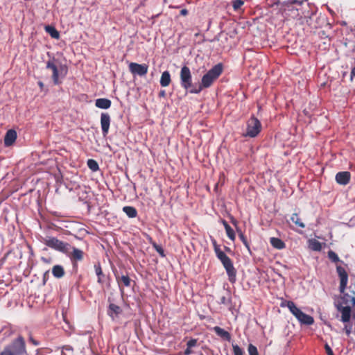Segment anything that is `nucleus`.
I'll list each match as a JSON object with an SVG mask.
<instances>
[{
  "instance_id": "1",
  "label": "nucleus",
  "mask_w": 355,
  "mask_h": 355,
  "mask_svg": "<svg viewBox=\"0 0 355 355\" xmlns=\"http://www.w3.org/2000/svg\"><path fill=\"white\" fill-rule=\"evenodd\" d=\"M223 71V67L221 63L214 65L202 77L198 87L190 89L189 92L191 94H199L203 89L210 87L222 74Z\"/></svg>"
},
{
  "instance_id": "2",
  "label": "nucleus",
  "mask_w": 355,
  "mask_h": 355,
  "mask_svg": "<svg viewBox=\"0 0 355 355\" xmlns=\"http://www.w3.org/2000/svg\"><path fill=\"white\" fill-rule=\"evenodd\" d=\"M211 243L214 247L216 257L220 261L225 268L229 281L232 283L236 282V270L234 267L233 262L231 259L221 250L220 246L217 244L216 241L211 238Z\"/></svg>"
},
{
  "instance_id": "3",
  "label": "nucleus",
  "mask_w": 355,
  "mask_h": 355,
  "mask_svg": "<svg viewBox=\"0 0 355 355\" xmlns=\"http://www.w3.org/2000/svg\"><path fill=\"white\" fill-rule=\"evenodd\" d=\"M58 184L60 187L64 186L69 191H74L76 192L80 200L83 201L84 204L86 205L88 211L90 210V205L88 200L89 193L90 189H87L85 187H82L76 181H71V179H58Z\"/></svg>"
},
{
  "instance_id": "4",
  "label": "nucleus",
  "mask_w": 355,
  "mask_h": 355,
  "mask_svg": "<svg viewBox=\"0 0 355 355\" xmlns=\"http://www.w3.org/2000/svg\"><path fill=\"white\" fill-rule=\"evenodd\" d=\"M7 355H23L26 354V344L22 336H18L12 343L6 346L0 354Z\"/></svg>"
},
{
  "instance_id": "5",
  "label": "nucleus",
  "mask_w": 355,
  "mask_h": 355,
  "mask_svg": "<svg viewBox=\"0 0 355 355\" xmlns=\"http://www.w3.org/2000/svg\"><path fill=\"white\" fill-rule=\"evenodd\" d=\"M43 243L49 248L64 254H68L69 250H71L69 243L63 242L54 236H46L43 239Z\"/></svg>"
},
{
  "instance_id": "6",
  "label": "nucleus",
  "mask_w": 355,
  "mask_h": 355,
  "mask_svg": "<svg viewBox=\"0 0 355 355\" xmlns=\"http://www.w3.org/2000/svg\"><path fill=\"white\" fill-rule=\"evenodd\" d=\"M261 128V123L259 120L255 116H252L247 121L246 132L243 136L254 138L260 133Z\"/></svg>"
},
{
  "instance_id": "7",
  "label": "nucleus",
  "mask_w": 355,
  "mask_h": 355,
  "mask_svg": "<svg viewBox=\"0 0 355 355\" xmlns=\"http://www.w3.org/2000/svg\"><path fill=\"white\" fill-rule=\"evenodd\" d=\"M46 69H51L52 71V79L55 85H59L61 83V81L59 80V78H64L67 71L65 66L60 64L59 67H58L53 61L51 60H49L46 62Z\"/></svg>"
},
{
  "instance_id": "8",
  "label": "nucleus",
  "mask_w": 355,
  "mask_h": 355,
  "mask_svg": "<svg viewBox=\"0 0 355 355\" xmlns=\"http://www.w3.org/2000/svg\"><path fill=\"white\" fill-rule=\"evenodd\" d=\"M180 85L186 90L191 88L192 76L190 69L187 66H183L180 73Z\"/></svg>"
},
{
  "instance_id": "9",
  "label": "nucleus",
  "mask_w": 355,
  "mask_h": 355,
  "mask_svg": "<svg viewBox=\"0 0 355 355\" xmlns=\"http://www.w3.org/2000/svg\"><path fill=\"white\" fill-rule=\"evenodd\" d=\"M129 71L132 75L144 76L148 73V66L146 64L130 62L128 65Z\"/></svg>"
},
{
  "instance_id": "10",
  "label": "nucleus",
  "mask_w": 355,
  "mask_h": 355,
  "mask_svg": "<svg viewBox=\"0 0 355 355\" xmlns=\"http://www.w3.org/2000/svg\"><path fill=\"white\" fill-rule=\"evenodd\" d=\"M111 118L108 113H101V125L103 136L108 134Z\"/></svg>"
},
{
  "instance_id": "11",
  "label": "nucleus",
  "mask_w": 355,
  "mask_h": 355,
  "mask_svg": "<svg viewBox=\"0 0 355 355\" xmlns=\"http://www.w3.org/2000/svg\"><path fill=\"white\" fill-rule=\"evenodd\" d=\"M65 254L69 257L72 262H74L81 261L83 259L84 252L83 250L71 245V250H69L68 254Z\"/></svg>"
},
{
  "instance_id": "12",
  "label": "nucleus",
  "mask_w": 355,
  "mask_h": 355,
  "mask_svg": "<svg viewBox=\"0 0 355 355\" xmlns=\"http://www.w3.org/2000/svg\"><path fill=\"white\" fill-rule=\"evenodd\" d=\"M295 317L303 324L311 325L314 322L313 317L304 313L300 309L296 313Z\"/></svg>"
},
{
  "instance_id": "13",
  "label": "nucleus",
  "mask_w": 355,
  "mask_h": 355,
  "mask_svg": "<svg viewBox=\"0 0 355 355\" xmlns=\"http://www.w3.org/2000/svg\"><path fill=\"white\" fill-rule=\"evenodd\" d=\"M17 137V132L15 130H13V129L8 130L6 132V135L4 137L5 146L8 147V146H12L15 142Z\"/></svg>"
},
{
  "instance_id": "14",
  "label": "nucleus",
  "mask_w": 355,
  "mask_h": 355,
  "mask_svg": "<svg viewBox=\"0 0 355 355\" xmlns=\"http://www.w3.org/2000/svg\"><path fill=\"white\" fill-rule=\"evenodd\" d=\"M121 307L115 304H110L108 307L107 314L112 320H114L121 313Z\"/></svg>"
},
{
  "instance_id": "15",
  "label": "nucleus",
  "mask_w": 355,
  "mask_h": 355,
  "mask_svg": "<svg viewBox=\"0 0 355 355\" xmlns=\"http://www.w3.org/2000/svg\"><path fill=\"white\" fill-rule=\"evenodd\" d=\"M111 104V101L105 98H98L95 101V105L101 109H108L110 107Z\"/></svg>"
},
{
  "instance_id": "16",
  "label": "nucleus",
  "mask_w": 355,
  "mask_h": 355,
  "mask_svg": "<svg viewBox=\"0 0 355 355\" xmlns=\"http://www.w3.org/2000/svg\"><path fill=\"white\" fill-rule=\"evenodd\" d=\"M171 82V74L169 71H165L162 73L160 78V85L162 87H168Z\"/></svg>"
},
{
  "instance_id": "17",
  "label": "nucleus",
  "mask_w": 355,
  "mask_h": 355,
  "mask_svg": "<svg viewBox=\"0 0 355 355\" xmlns=\"http://www.w3.org/2000/svg\"><path fill=\"white\" fill-rule=\"evenodd\" d=\"M214 332L220 337H221L222 338L227 340V341H230L231 340V335L230 334L225 331L224 329H222L219 327H215L214 328Z\"/></svg>"
},
{
  "instance_id": "18",
  "label": "nucleus",
  "mask_w": 355,
  "mask_h": 355,
  "mask_svg": "<svg viewBox=\"0 0 355 355\" xmlns=\"http://www.w3.org/2000/svg\"><path fill=\"white\" fill-rule=\"evenodd\" d=\"M341 311V320L343 322H348L350 320L351 317V308L349 306H343L341 309L339 308Z\"/></svg>"
},
{
  "instance_id": "19",
  "label": "nucleus",
  "mask_w": 355,
  "mask_h": 355,
  "mask_svg": "<svg viewBox=\"0 0 355 355\" xmlns=\"http://www.w3.org/2000/svg\"><path fill=\"white\" fill-rule=\"evenodd\" d=\"M270 243L273 248L278 250H282L286 247L284 242L279 238L271 237Z\"/></svg>"
},
{
  "instance_id": "20",
  "label": "nucleus",
  "mask_w": 355,
  "mask_h": 355,
  "mask_svg": "<svg viewBox=\"0 0 355 355\" xmlns=\"http://www.w3.org/2000/svg\"><path fill=\"white\" fill-rule=\"evenodd\" d=\"M282 307L286 306L289 311L292 313L293 315L296 314V313L299 311V308H297L295 304L292 301H284L281 303Z\"/></svg>"
},
{
  "instance_id": "21",
  "label": "nucleus",
  "mask_w": 355,
  "mask_h": 355,
  "mask_svg": "<svg viewBox=\"0 0 355 355\" xmlns=\"http://www.w3.org/2000/svg\"><path fill=\"white\" fill-rule=\"evenodd\" d=\"M116 281L119 284V286L120 288L121 292L123 293V291L121 287V282L123 284V285L126 287H129L130 286L131 280L128 275H122L121 277H119L116 275Z\"/></svg>"
},
{
  "instance_id": "22",
  "label": "nucleus",
  "mask_w": 355,
  "mask_h": 355,
  "mask_svg": "<svg viewBox=\"0 0 355 355\" xmlns=\"http://www.w3.org/2000/svg\"><path fill=\"white\" fill-rule=\"evenodd\" d=\"M123 211L130 218H135L137 216V209L132 206L123 207Z\"/></svg>"
},
{
  "instance_id": "23",
  "label": "nucleus",
  "mask_w": 355,
  "mask_h": 355,
  "mask_svg": "<svg viewBox=\"0 0 355 355\" xmlns=\"http://www.w3.org/2000/svg\"><path fill=\"white\" fill-rule=\"evenodd\" d=\"M52 274L56 278H61L64 275V270L62 266L55 265L52 268Z\"/></svg>"
},
{
  "instance_id": "24",
  "label": "nucleus",
  "mask_w": 355,
  "mask_h": 355,
  "mask_svg": "<svg viewBox=\"0 0 355 355\" xmlns=\"http://www.w3.org/2000/svg\"><path fill=\"white\" fill-rule=\"evenodd\" d=\"M309 248L313 250V251H317V252H319L322 250V245L321 243L314 239H309Z\"/></svg>"
},
{
  "instance_id": "25",
  "label": "nucleus",
  "mask_w": 355,
  "mask_h": 355,
  "mask_svg": "<svg viewBox=\"0 0 355 355\" xmlns=\"http://www.w3.org/2000/svg\"><path fill=\"white\" fill-rule=\"evenodd\" d=\"M45 31L48 33L51 37L53 39H58L60 37L59 32L55 29V27L51 26H46Z\"/></svg>"
},
{
  "instance_id": "26",
  "label": "nucleus",
  "mask_w": 355,
  "mask_h": 355,
  "mask_svg": "<svg viewBox=\"0 0 355 355\" xmlns=\"http://www.w3.org/2000/svg\"><path fill=\"white\" fill-rule=\"evenodd\" d=\"M336 271L340 277V280L348 279V275H347L345 269L343 267H342L340 266H337Z\"/></svg>"
},
{
  "instance_id": "27",
  "label": "nucleus",
  "mask_w": 355,
  "mask_h": 355,
  "mask_svg": "<svg viewBox=\"0 0 355 355\" xmlns=\"http://www.w3.org/2000/svg\"><path fill=\"white\" fill-rule=\"evenodd\" d=\"M291 220L293 223L301 228H304L305 227L304 223L301 221L298 214L296 213L292 214Z\"/></svg>"
},
{
  "instance_id": "28",
  "label": "nucleus",
  "mask_w": 355,
  "mask_h": 355,
  "mask_svg": "<svg viewBox=\"0 0 355 355\" xmlns=\"http://www.w3.org/2000/svg\"><path fill=\"white\" fill-rule=\"evenodd\" d=\"M94 269H95L96 275L98 277V282L101 284L103 282L102 277H103V271H102L100 263H98L94 265Z\"/></svg>"
},
{
  "instance_id": "29",
  "label": "nucleus",
  "mask_w": 355,
  "mask_h": 355,
  "mask_svg": "<svg viewBox=\"0 0 355 355\" xmlns=\"http://www.w3.org/2000/svg\"><path fill=\"white\" fill-rule=\"evenodd\" d=\"M87 166L92 171H96L97 170H98V164L97 162L94 159H88Z\"/></svg>"
},
{
  "instance_id": "30",
  "label": "nucleus",
  "mask_w": 355,
  "mask_h": 355,
  "mask_svg": "<svg viewBox=\"0 0 355 355\" xmlns=\"http://www.w3.org/2000/svg\"><path fill=\"white\" fill-rule=\"evenodd\" d=\"M237 232L239 233V237L241 239V241H242V243L247 248V249L248 250H250V245H249L248 240H247L245 236L244 235V234L241 232V230H240L239 229H237Z\"/></svg>"
},
{
  "instance_id": "31",
  "label": "nucleus",
  "mask_w": 355,
  "mask_h": 355,
  "mask_svg": "<svg viewBox=\"0 0 355 355\" xmlns=\"http://www.w3.org/2000/svg\"><path fill=\"white\" fill-rule=\"evenodd\" d=\"M328 257L331 261L334 263L340 261V259L337 254L332 250H329L328 252Z\"/></svg>"
},
{
  "instance_id": "32",
  "label": "nucleus",
  "mask_w": 355,
  "mask_h": 355,
  "mask_svg": "<svg viewBox=\"0 0 355 355\" xmlns=\"http://www.w3.org/2000/svg\"><path fill=\"white\" fill-rule=\"evenodd\" d=\"M234 355H244V351L236 344H232Z\"/></svg>"
},
{
  "instance_id": "33",
  "label": "nucleus",
  "mask_w": 355,
  "mask_h": 355,
  "mask_svg": "<svg viewBox=\"0 0 355 355\" xmlns=\"http://www.w3.org/2000/svg\"><path fill=\"white\" fill-rule=\"evenodd\" d=\"M248 352L249 355H259L257 347L252 344L248 345Z\"/></svg>"
},
{
  "instance_id": "34",
  "label": "nucleus",
  "mask_w": 355,
  "mask_h": 355,
  "mask_svg": "<svg viewBox=\"0 0 355 355\" xmlns=\"http://www.w3.org/2000/svg\"><path fill=\"white\" fill-rule=\"evenodd\" d=\"M244 2L242 0H234L233 1V8L234 10H237L243 5Z\"/></svg>"
},
{
  "instance_id": "35",
  "label": "nucleus",
  "mask_w": 355,
  "mask_h": 355,
  "mask_svg": "<svg viewBox=\"0 0 355 355\" xmlns=\"http://www.w3.org/2000/svg\"><path fill=\"white\" fill-rule=\"evenodd\" d=\"M347 282L348 279L340 281L339 290L341 293H344L345 290L346 289Z\"/></svg>"
},
{
  "instance_id": "36",
  "label": "nucleus",
  "mask_w": 355,
  "mask_h": 355,
  "mask_svg": "<svg viewBox=\"0 0 355 355\" xmlns=\"http://www.w3.org/2000/svg\"><path fill=\"white\" fill-rule=\"evenodd\" d=\"M72 350H73V349L71 347H70L69 345L64 346V347H62V349L61 355H68L67 353L71 354Z\"/></svg>"
},
{
  "instance_id": "37",
  "label": "nucleus",
  "mask_w": 355,
  "mask_h": 355,
  "mask_svg": "<svg viewBox=\"0 0 355 355\" xmlns=\"http://www.w3.org/2000/svg\"><path fill=\"white\" fill-rule=\"evenodd\" d=\"M226 234H227V237L230 240H232V241H234L235 240L236 236H235L234 231L232 228H231L228 230H226Z\"/></svg>"
},
{
  "instance_id": "38",
  "label": "nucleus",
  "mask_w": 355,
  "mask_h": 355,
  "mask_svg": "<svg viewBox=\"0 0 355 355\" xmlns=\"http://www.w3.org/2000/svg\"><path fill=\"white\" fill-rule=\"evenodd\" d=\"M153 247L155 249V250L159 254V255L161 257H165L164 251L160 245H158L156 243H154Z\"/></svg>"
},
{
  "instance_id": "39",
  "label": "nucleus",
  "mask_w": 355,
  "mask_h": 355,
  "mask_svg": "<svg viewBox=\"0 0 355 355\" xmlns=\"http://www.w3.org/2000/svg\"><path fill=\"white\" fill-rule=\"evenodd\" d=\"M351 173L349 171L338 172L335 178H350Z\"/></svg>"
},
{
  "instance_id": "40",
  "label": "nucleus",
  "mask_w": 355,
  "mask_h": 355,
  "mask_svg": "<svg viewBox=\"0 0 355 355\" xmlns=\"http://www.w3.org/2000/svg\"><path fill=\"white\" fill-rule=\"evenodd\" d=\"M197 339L191 338L187 342V347H189V348L194 347L197 345Z\"/></svg>"
},
{
  "instance_id": "41",
  "label": "nucleus",
  "mask_w": 355,
  "mask_h": 355,
  "mask_svg": "<svg viewBox=\"0 0 355 355\" xmlns=\"http://www.w3.org/2000/svg\"><path fill=\"white\" fill-rule=\"evenodd\" d=\"M350 179H336L338 184L340 185H346L349 182Z\"/></svg>"
},
{
  "instance_id": "42",
  "label": "nucleus",
  "mask_w": 355,
  "mask_h": 355,
  "mask_svg": "<svg viewBox=\"0 0 355 355\" xmlns=\"http://www.w3.org/2000/svg\"><path fill=\"white\" fill-rule=\"evenodd\" d=\"M324 348L327 355H334V352L328 344H325Z\"/></svg>"
},
{
  "instance_id": "43",
  "label": "nucleus",
  "mask_w": 355,
  "mask_h": 355,
  "mask_svg": "<svg viewBox=\"0 0 355 355\" xmlns=\"http://www.w3.org/2000/svg\"><path fill=\"white\" fill-rule=\"evenodd\" d=\"M193 353V351L191 350V348H189V347H187L186 349L184 352V355H190Z\"/></svg>"
},
{
  "instance_id": "44",
  "label": "nucleus",
  "mask_w": 355,
  "mask_h": 355,
  "mask_svg": "<svg viewBox=\"0 0 355 355\" xmlns=\"http://www.w3.org/2000/svg\"><path fill=\"white\" fill-rule=\"evenodd\" d=\"M345 333L347 336H349L352 332V327H345Z\"/></svg>"
},
{
  "instance_id": "45",
  "label": "nucleus",
  "mask_w": 355,
  "mask_h": 355,
  "mask_svg": "<svg viewBox=\"0 0 355 355\" xmlns=\"http://www.w3.org/2000/svg\"><path fill=\"white\" fill-rule=\"evenodd\" d=\"M30 341L35 346L39 345L40 343L35 340H34L32 337L30 338Z\"/></svg>"
},
{
  "instance_id": "46",
  "label": "nucleus",
  "mask_w": 355,
  "mask_h": 355,
  "mask_svg": "<svg viewBox=\"0 0 355 355\" xmlns=\"http://www.w3.org/2000/svg\"><path fill=\"white\" fill-rule=\"evenodd\" d=\"M180 15L183 16H186L188 15V10L187 9H182L180 11Z\"/></svg>"
},
{
  "instance_id": "47",
  "label": "nucleus",
  "mask_w": 355,
  "mask_h": 355,
  "mask_svg": "<svg viewBox=\"0 0 355 355\" xmlns=\"http://www.w3.org/2000/svg\"><path fill=\"white\" fill-rule=\"evenodd\" d=\"M166 95L165 91L162 90L159 93V97H164Z\"/></svg>"
},
{
  "instance_id": "48",
  "label": "nucleus",
  "mask_w": 355,
  "mask_h": 355,
  "mask_svg": "<svg viewBox=\"0 0 355 355\" xmlns=\"http://www.w3.org/2000/svg\"><path fill=\"white\" fill-rule=\"evenodd\" d=\"M220 303L221 304H226V297L223 296L221 298H220Z\"/></svg>"
},
{
  "instance_id": "49",
  "label": "nucleus",
  "mask_w": 355,
  "mask_h": 355,
  "mask_svg": "<svg viewBox=\"0 0 355 355\" xmlns=\"http://www.w3.org/2000/svg\"><path fill=\"white\" fill-rule=\"evenodd\" d=\"M38 85H39V87H40V89H43V87H44V83H43L42 81H39V82H38Z\"/></svg>"
},
{
  "instance_id": "50",
  "label": "nucleus",
  "mask_w": 355,
  "mask_h": 355,
  "mask_svg": "<svg viewBox=\"0 0 355 355\" xmlns=\"http://www.w3.org/2000/svg\"><path fill=\"white\" fill-rule=\"evenodd\" d=\"M36 355H44L42 352L41 349H37L36 351Z\"/></svg>"
},
{
  "instance_id": "51",
  "label": "nucleus",
  "mask_w": 355,
  "mask_h": 355,
  "mask_svg": "<svg viewBox=\"0 0 355 355\" xmlns=\"http://www.w3.org/2000/svg\"><path fill=\"white\" fill-rule=\"evenodd\" d=\"M297 2H298V1H296V0H292V1H288V2L287 3V4H293V3H297Z\"/></svg>"
},
{
  "instance_id": "52",
  "label": "nucleus",
  "mask_w": 355,
  "mask_h": 355,
  "mask_svg": "<svg viewBox=\"0 0 355 355\" xmlns=\"http://www.w3.org/2000/svg\"><path fill=\"white\" fill-rule=\"evenodd\" d=\"M224 227L225 231L232 228L229 224H227L225 226H224Z\"/></svg>"
},
{
  "instance_id": "53",
  "label": "nucleus",
  "mask_w": 355,
  "mask_h": 355,
  "mask_svg": "<svg viewBox=\"0 0 355 355\" xmlns=\"http://www.w3.org/2000/svg\"><path fill=\"white\" fill-rule=\"evenodd\" d=\"M222 223H223V226H225L227 224H228L227 222L225 220H222Z\"/></svg>"
},
{
  "instance_id": "54",
  "label": "nucleus",
  "mask_w": 355,
  "mask_h": 355,
  "mask_svg": "<svg viewBox=\"0 0 355 355\" xmlns=\"http://www.w3.org/2000/svg\"><path fill=\"white\" fill-rule=\"evenodd\" d=\"M318 34H319V35L322 34V36H324V35H325V33H324V31H320V32L318 33Z\"/></svg>"
},
{
  "instance_id": "55",
  "label": "nucleus",
  "mask_w": 355,
  "mask_h": 355,
  "mask_svg": "<svg viewBox=\"0 0 355 355\" xmlns=\"http://www.w3.org/2000/svg\"><path fill=\"white\" fill-rule=\"evenodd\" d=\"M352 302L354 305H355V297H352Z\"/></svg>"
},
{
  "instance_id": "56",
  "label": "nucleus",
  "mask_w": 355,
  "mask_h": 355,
  "mask_svg": "<svg viewBox=\"0 0 355 355\" xmlns=\"http://www.w3.org/2000/svg\"><path fill=\"white\" fill-rule=\"evenodd\" d=\"M0 355H7V354H0Z\"/></svg>"
}]
</instances>
